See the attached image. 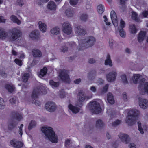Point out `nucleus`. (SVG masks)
Here are the masks:
<instances>
[{
	"mask_svg": "<svg viewBox=\"0 0 148 148\" xmlns=\"http://www.w3.org/2000/svg\"><path fill=\"white\" fill-rule=\"evenodd\" d=\"M9 102L12 105L14 104L16 102V99L14 98H11Z\"/></svg>",
	"mask_w": 148,
	"mask_h": 148,
	"instance_id": "4d7b16f0",
	"label": "nucleus"
},
{
	"mask_svg": "<svg viewBox=\"0 0 148 148\" xmlns=\"http://www.w3.org/2000/svg\"><path fill=\"white\" fill-rule=\"evenodd\" d=\"M47 93V90L45 85L42 84L40 87L35 88L32 95V98L35 99L40 95L45 94Z\"/></svg>",
	"mask_w": 148,
	"mask_h": 148,
	"instance_id": "39448f33",
	"label": "nucleus"
},
{
	"mask_svg": "<svg viewBox=\"0 0 148 148\" xmlns=\"http://www.w3.org/2000/svg\"><path fill=\"white\" fill-rule=\"evenodd\" d=\"M107 100L110 104H112L114 103V101L113 96L110 93L107 95Z\"/></svg>",
	"mask_w": 148,
	"mask_h": 148,
	"instance_id": "c85d7f7f",
	"label": "nucleus"
},
{
	"mask_svg": "<svg viewBox=\"0 0 148 148\" xmlns=\"http://www.w3.org/2000/svg\"><path fill=\"white\" fill-rule=\"evenodd\" d=\"M119 137L121 141L125 143H127L130 141L129 137L127 134L121 133Z\"/></svg>",
	"mask_w": 148,
	"mask_h": 148,
	"instance_id": "a211bd4d",
	"label": "nucleus"
},
{
	"mask_svg": "<svg viewBox=\"0 0 148 148\" xmlns=\"http://www.w3.org/2000/svg\"><path fill=\"white\" fill-rule=\"evenodd\" d=\"M16 124L15 123H10L9 126V128L10 129H11L12 128L14 127L15 126Z\"/></svg>",
	"mask_w": 148,
	"mask_h": 148,
	"instance_id": "e2e57ef3",
	"label": "nucleus"
},
{
	"mask_svg": "<svg viewBox=\"0 0 148 148\" xmlns=\"http://www.w3.org/2000/svg\"><path fill=\"white\" fill-rule=\"evenodd\" d=\"M49 83L50 86L53 88L58 87L59 85V83L54 82L53 80H50Z\"/></svg>",
	"mask_w": 148,
	"mask_h": 148,
	"instance_id": "c9c22d12",
	"label": "nucleus"
},
{
	"mask_svg": "<svg viewBox=\"0 0 148 148\" xmlns=\"http://www.w3.org/2000/svg\"><path fill=\"white\" fill-rule=\"evenodd\" d=\"M116 76V71L115 70H113L106 75V79L108 82H112L115 80Z\"/></svg>",
	"mask_w": 148,
	"mask_h": 148,
	"instance_id": "ddd939ff",
	"label": "nucleus"
},
{
	"mask_svg": "<svg viewBox=\"0 0 148 148\" xmlns=\"http://www.w3.org/2000/svg\"><path fill=\"white\" fill-rule=\"evenodd\" d=\"M8 34L4 29L0 27V39H4L7 37Z\"/></svg>",
	"mask_w": 148,
	"mask_h": 148,
	"instance_id": "393cba45",
	"label": "nucleus"
},
{
	"mask_svg": "<svg viewBox=\"0 0 148 148\" xmlns=\"http://www.w3.org/2000/svg\"><path fill=\"white\" fill-rule=\"evenodd\" d=\"M6 88L10 92H12L15 90L14 86L12 84H7L5 86Z\"/></svg>",
	"mask_w": 148,
	"mask_h": 148,
	"instance_id": "7c9ffc66",
	"label": "nucleus"
},
{
	"mask_svg": "<svg viewBox=\"0 0 148 148\" xmlns=\"http://www.w3.org/2000/svg\"><path fill=\"white\" fill-rule=\"evenodd\" d=\"M104 19V21L105 23L108 26H109L111 24V23L108 21V19L106 16H103Z\"/></svg>",
	"mask_w": 148,
	"mask_h": 148,
	"instance_id": "09e8293b",
	"label": "nucleus"
},
{
	"mask_svg": "<svg viewBox=\"0 0 148 148\" xmlns=\"http://www.w3.org/2000/svg\"><path fill=\"white\" fill-rule=\"evenodd\" d=\"M105 65H108L111 66H112V62L110 58V56L109 55H107V59L105 61Z\"/></svg>",
	"mask_w": 148,
	"mask_h": 148,
	"instance_id": "4c0bfd02",
	"label": "nucleus"
},
{
	"mask_svg": "<svg viewBox=\"0 0 148 148\" xmlns=\"http://www.w3.org/2000/svg\"><path fill=\"white\" fill-rule=\"evenodd\" d=\"M118 25L117 26H114L115 28L117 27L118 29H123L125 26V21L122 19H121L118 22Z\"/></svg>",
	"mask_w": 148,
	"mask_h": 148,
	"instance_id": "b1692460",
	"label": "nucleus"
},
{
	"mask_svg": "<svg viewBox=\"0 0 148 148\" xmlns=\"http://www.w3.org/2000/svg\"><path fill=\"white\" fill-rule=\"evenodd\" d=\"M39 28L42 33L46 32L47 30V25L45 23L40 21L38 23Z\"/></svg>",
	"mask_w": 148,
	"mask_h": 148,
	"instance_id": "aec40b11",
	"label": "nucleus"
},
{
	"mask_svg": "<svg viewBox=\"0 0 148 148\" xmlns=\"http://www.w3.org/2000/svg\"><path fill=\"white\" fill-rule=\"evenodd\" d=\"M96 42V39L92 36H90L86 38L85 39H82L79 42V45L81 48L79 49H85L93 46Z\"/></svg>",
	"mask_w": 148,
	"mask_h": 148,
	"instance_id": "7ed1b4c3",
	"label": "nucleus"
},
{
	"mask_svg": "<svg viewBox=\"0 0 148 148\" xmlns=\"http://www.w3.org/2000/svg\"><path fill=\"white\" fill-rule=\"evenodd\" d=\"M127 116L125 119V122L129 125H132L135 123V117L140 114L139 111L136 109H127L124 112Z\"/></svg>",
	"mask_w": 148,
	"mask_h": 148,
	"instance_id": "f03ea898",
	"label": "nucleus"
},
{
	"mask_svg": "<svg viewBox=\"0 0 148 148\" xmlns=\"http://www.w3.org/2000/svg\"><path fill=\"white\" fill-rule=\"evenodd\" d=\"M32 53L34 56L35 57H39L41 56V53L40 51L36 49L33 50Z\"/></svg>",
	"mask_w": 148,
	"mask_h": 148,
	"instance_id": "c756f323",
	"label": "nucleus"
},
{
	"mask_svg": "<svg viewBox=\"0 0 148 148\" xmlns=\"http://www.w3.org/2000/svg\"><path fill=\"white\" fill-rule=\"evenodd\" d=\"M145 79L143 78L142 76L139 74H134L133 76V81L134 84L139 83V85L141 86L145 81Z\"/></svg>",
	"mask_w": 148,
	"mask_h": 148,
	"instance_id": "9d476101",
	"label": "nucleus"
},
{
	"mask_svg": "<svg viewBox=\"0 0 148 148\" xmlns=\"http://www.w3.org/2000/svg\"><path fill=\"white\" fill-rule=\"evenodd\" d=\"M121 79L122 82L125 84H126L127 82L126 78V75L125 74H123L121 76Z\"/></svg>",
	"mask_w": 148,
	"mask_h": 148,
	"instance_id": "a18cd8bd",
	"label": "nucleus"
},
{
	"mask_svg": "<svg viewBox=\"0 0 148 148\" xmlns=\"http://www.w3.org/2000/svg\"><path fill=\"white\" fill-rule=\"evenodd\" d=\"M87 108L95 114H98L101 111L99 103L95 101L90 102L87 106Z\"/></svg>",
	"mask_w": 148,
	"mask_h": 148,
	"instance_id": "20e7f679",
	"label": "nucleus"
},
{
	"mask_svg": "<svg viewBox=\"0 0 148 148\" xmlns=\"http://www.w3.org/2000/svg\"><path fill=\"white\" fill-rule=\"evenodd\" d=\"M28 37L33 40H38L40 38V35L39 31L35 30L31 32L29 34Z\"/></svg>",
	"mask_w": 148,
	"mask_h": 148,
	"instance_id": "f8f14e48",
	"label": "nucleus"
},
{
	"mask_svg": "<svg viewBox=\"0 0 148 148\" xmlns=\"http://www.w3.org/2000/svg\"><path fill=\"white\" fill-rule=\"evenodd\" d=\"M121 123V121L120 120H117L113 123L112 125L114 126H116L119 125Z\"/></svg>",
	"mask_w": 148,
	"mask_h": 148,
	"instance_id": "603ef678",
	"label": "nucleus"
},
{
	"mask_svg": "<svg viewBox=\"0 0 148 148\" xmlns=\"http://www.w3.org/2000/svg\"><path fill=\"white\" fill-rule=\"evenodd\" d=\"M92 96L89 97L85 96L84 92L83 91H80L77 95L78 100L76 103V105L80 106L82 105V103L86 100H88L91 98Z\"/></svg>",
	"mask_w": 148,
	"mask_h": 148,
	"instance_id": "423d86ee",
	"label": "nucleus"
},
{
	"mask_svg": "<svg viewBox=\"0 0 148 148\" xmlns=\"http://www.w3.org/2000/svg\"><path fill=\"white\" fill-rule=\"evenodd\" d=\"M59 77L62 80L68 83L70 80L69 76L68 75L67 71L65 70L62 71L59 75Z\"/></svg>",
	"mask_w": 148,
	"mask_h": 148,
	"instance_id": "9b49d317",
	"label": "nucleus"
},
{
	"mask_svg": "<svg viewBox=\"0 0 148 148\" xmlns=\"http://www.w3.org/2000/svg\"><path fill=\"white\" fill-rule=\"evenodd\" d=\"M36 125V122L34 121H31L30 123L28 128L29 130L31 129L32 128L35 127Z\"/></svg>",
	"mask_w": 148,
	"mask_h": 148,
	"instance_id": "79ce46f5",
	"label": "nucleus"
},
{
	"mask_svg": "<svg viewBox=\"0 0 148 148\" xmlns=\"http://www.w3.org/2000/svg\"><path fill=\"white\" fill-rule=\"evenodd\" d=\"M23 124H22L21 125L20 127H19V134H20L21 136H22L23 134L22 128L23 127Z\"/></svg>",
	"mask_w": 148,
	"mask_h": 148,
	"instance_id": "13d9d810",
	"label": "nucleus"
},
{
	"mask_svg": "<svg viewBox=\"0 0 148 148\" xmlns=\"http://www.w3.org/2000/svg\"><path fill=\"white\" fill-rule=\"evenodd\" d=\"M62 30L63 32L67 34H70L72 32L71 26L69 22H64L62 25Z\"/></svg>",
	"mask_w": 148,
	"mask_h": 148,
	"instance_id": "1a4fd4ad",
	"label": "nucleus"
},
{
	"mask_svg": "<svg viewBox=\"0 0 148 148\" xmlns=\"http://www.w3.org/2000/svg\"><path fill=\"white\" fill-rule=\"evenodd\" d=\"M65 13L68 16L71 17L73 15L74 12L70 9H68L65 11Z\"/></svg>",
	"mask_w": 148,
	"mask_h": 148,
	"instance_id": "a19ab883",
	"label": "nucleus"
},
{
	"mask_svg": "<svg viewBox=\"0 0 148 148\" xmlns=\"http://www.w3.org/2000/svg\"><path fill=\"white\" fill-rule=\"evenodd\" d=\"M5 103L4 100L0 97V108H4L5 107Z\"/></svg>",
	"mask_w": 148,
	"mask_h": 148,
	"instance_id": "c03bdc74",
	"label": "nucleus"
},
{
	"mask_svg": "<svg viewBox=\"0 0 148 148\" xmlns=\"http://www.w3.org/2000/svg\"><path fill=\"white\" fill-rule=\"evenodd\" d=\"M29 76V73H25L23 77V81L25 82H26Z\"/></svg>",
	"mask_w": 148,
	"mask_h": 148,
	"instance_id": "49530a36",
	"label": "nucleus"
},
{
	"mask_svg": "<svg viewBox=\"0 0 148 148\" xmlns=\"http://www.w3.org/2000/svg\"><path fill=\"white\" fill-rule=\"evenodd\" d=\"M110 17L114 26H117L118 21L116 15L114 11H112L110 12Z\"/></svg>",
	"mask_w": 148,
	"mask_h": 148,
	"instance_id": "f3484780",
	"label": "nucleus"
},
{
	"mask_svg": "<svg viewBox=\"0 0 148 148\" xmlns=\"http://www.w3.org/2000/svg\"><path fill=\"white\" fill-rule=\"evenodd\" d=\"M47 71V68L44 67L41 70L40 72L38 74V75L40 77H42L46 75Z\"/></svg>",
	"mask_w": 148,
	"mask_h": 148,
	"instance_id": "2f4dec72",
	"label": "nucleus"
},
{
	"mask_svg": "<svg viewBox=\"0 0 148 148\" xmlns=\"http://www.w3.org/2000/svg\"><path fill=\"white\" fill-rule=\"evenodd\" d=\"M119 31V33L120 36L122 38H124L126 35V33L123 29H118Z\"/></svg>",
	"mask_w": 148,
	"mask_h": 148,
	"instance_id": "37998d69",
	"label": "nucleus"
},
{
	"mask_svg": "<svg viewBox=\"0 0 148 148\" xmlns=\"http://www.w3.org/2000/svg\"><path fill=\"white\" fill-rule=\"evenodd\" d=\"M104 125L103 122L100 119L98 120L96 124V126L97 127H100L103 126Z\"/></svg>",
	"mask_w": 148,
	"mask_h": 148,
	"instance_id": "ea45409f",
	"label": "nucleus"
},
{
	"mask_svg": "<svg viewBox=\"0 0 148 148\" xmlns=\"http://www.w3.org/2000/svg\"><path fill=\"white\" fill-rule=\"evenodd\" d=\"M138 100L139 105L141 108L145 109L148 107V100L147 99L140 98Z\"/></svg>",
	"mask_w": 148,
	"mask_h": 148,
	"instance_id": "2eb2a0df",
	"label": "nucleus"
},
{
	"mask_svg": "<svg viewBox=\"0 0 148 148\" xmlns=\"http://www.w3.org/2000/svg\"><path fill=\"white\" fill-rule=\"evenodd\" d=\"M98 12L99 14H102L104 11V8L102 5H99L98 6L97 8Z\"/></svg>",
	"mask_w": 148,
	"mask_h": 148,
	"instance_id": "f704fd0d",
	"label": "nucleus"
},
{
	"mask_svg": "<svg viewBox=\"0 0 148 148\" xmlns=\"http://www.w3.org/2000/svg\"><path fill=\"white\" fill-rule=\"evenodd\" d=\"M37 62V61L34 60L33 58H32L29 59L28 64L30 66H32L36 64Z\"/></svg>",
	"mask_w": 148,
	"mask_h": 148,
	"instance_id": "58836bf2",
	"label": "nucleus"
},
{
	"mask_svg": "<svg viewBox=\"0 0 148 148\" xmlns=\"http://www.w3.org/2000/svg\"><path fill=\"white\" fill-rule=\"evenodd\" d=\"M138 88L141 94L146 93L148 95V82H144L141 86H138Z\"/></svg>",
	"mask_w": 148,
	"mask_h": 148,
	"instance_id": "6e6552de",
	"label": "nucleus"
},
{
	"mask_svg": "<svg viewBox=\"0 0 148 148\" xmlns=\"http://www.w3.org/2000/svg\"><path fill=\"white\" fill-rule=\"evenodd\" d=\"M129 31L132 34H135L137 32V29L135 25L134 24H131L129 25Z\"/></svg>",
	"mask_w": 148,
	"mask_h": 148,
	"instance_id": "bb28decb",
	"label": "nucleus"
},
{
	"mask_svg": "<svg viewBox=\"0 0 148 148\" xmlns=\"http://www.w3.org/2000/svg\"><path fill=\"white\" fill-rule=\"evenodd\" d=\"M68 107L69 109L73 113L76 114L79 112V108L75 107L71 104H69Z\"/></svg>",
	"mask_w": 148,
	"mask_h": 148,
	"instance_id": "4be33fe9",
	"label": "nucleus"
},
{
	"mask_svg": "<svg viewBox=\"0 0 148 148\" xmlns=\"http://www.w3.org/2000/svg\"><path fill=\"white\" fill-rule=\"evenodd\" d=\"M10 19L12 21L17 23L18 25L21 24L20 21L15 15H11L10 17Z\"/></svg>",
	"mask_w": 148,
	"mask_h": 148,
	"instance_id": "72a5a7b5",
	"label": "nucleus"
},
{
	"mask_svg": "<svg viewBox=\"0 0 148 148\" xmlns=\"http://www.w3.org/2000/svg\"><path fill=\"white\" fill-rule=\"evenodd\" d=\"M46 110L50 112L54 111L56 109V106L55 103L52 102L47 103L45 105Z\"/></svg>",
	"mask_w": 148,
	"mask_h": 148,
	"instance_id": "4468645a",
	"label": "nucleus"
},
{
	"mask_svg": "<svg viewBox=\"0 0 148 148\" xmlns=\"http://www.w3.org/2000/svg\"><path fill=\"white\" fill-rule=\"evenodd\" d=\"M138 130L141 134H143L144 133V131H145L147 128V126L145 125L142 124L139 122H138Z\"/></svg>",
	"mask_w": 148,
	"mask_h": 148,
	"instance_id": "412c9836",
	"label": "nucleus"
},
{
	"mask_svg": "<svg viewBox=\"0 0 148 148\" xmlns=\"http://www.w3.org/2000/svg\"><path fill=\"white\" fill-rule=\"evenodd\" d=\"M104 19V21L105 23L108 26H109L111 24V23L108 21V19L106 16H103Z\"/></svg>",
	"mask_w": 148,
	"mask_h": 148,
	"instance_id": "8fccbe9b",
	"label": "nucleus"
},
{
	"mask_svg": "<svg viewBox=\"0 0 148 148\" xmlns=\"http://www.w3.org/2000/svg\"><path fill=\"white\" fill-rule=\"evenodd\" d=\"M6 21V19L4 18V17L0 16V23H5Z\"/></svg>",
	"mask_w": 148,
	"mask_h": 148,
	"instance_id": "0e129e2a",
	"label": "nucleus"
},
{
	"mask_svg": "<svg viewBox=\"0 0 148 148\" xmlns=\"http://www.w3.org/2000/svg\"><path fill=\"white\" fill-rule=\"evenodd\" d=\"M75 32L76 34L82 36L86 34V32L84 29L82 27L79 25H77L75 29Z\"/></svg>",
	"mask_w": 148,
	"mask_h": 148,
	"instance_id": "dca6fc26",
	"label": "nucleus"
},
{
	"mask_svg": "<svg viewBox=\"0 0 148 148\" xmlns=\"http://www.w3.org/2000/svg\"><path fill=\"white\" fill-rule=\"evenodd\" d=\"M145 32L143 31H141L138 35V41L141 42L143 41L145 38Z\"/></svg>",
	"mask_w": 148,
	"mask_h": 148,
	"instance_id": "a878e982",
	"label": "nucleus"
},
{
	"mask_svg": "<svg viewBox=\"0 0 148 148\" xmlns=\"http://www.w3.org/2000/svg\"><path fill=\"white\" fill-rule=\"evenodd\" d=\"M131 17L132 18L137 22L139 21V17L138 16L136 12L132 11L131 12Z\"/></svg>",
	"mask_w": 148,
	"mask_h": 148,
	"instance_id": "473e14b6",
	"label": "nucleus"
},
{
	"mask_svg": "<svg viewBox=\"0 0 148 148\" xmlns=\"http://www.w3.org/2000/svg\"><path fill=\"white\" fill-rule=\"evenodd\" d=\"M80 18L82 20L85 21L88 18V16L86 14H82Z\"/></svg>",
	"mask_w": 148,
	"mask_h": 148,
	"instance_id": "de8ad7c7",
	"label": "nucleus"
},
{
	"mask_svg": "<svg viewBox=\"0 0 148 148\" xmlns=\"http://www.w3.org/2000/svg\"><path fill=\"white\" fill-rule=\"evenodd\" d=\"M11 33L12 34L10 37L8 38V39L10 41H15L20 36L21 32L20 30L17 28H14L11 30Z\"/></svg>",
	"mask_w": 148,
	"mask_h": 148,
	"instance_id": "0eeeda50",
	"label": "nucleus"
},
{
	"mask_svg": "<svg viewBox=\"0 0 148 148\" xmlns=\"http://www.w3.org/2000/svg\"><path fill=\"white\" fill-rule=\"evenodd\" d=\"M114 41L112 39H109V44L110 47L112 48L113 47L114 44Z\"/></svg>",
	"mask_w": 148,
	"mask_h": 148,
	"instance_id": "6e6d98bb",
	"label": "nucleus"
},
{
	"mask_svg": "<svg viewBox=\"0 0 148 148\" xmlns=\"http://www.w3.org/2000/svg\"><path fill=\"white\" fill-rule=\"evenodd\" d=\"M16 5H18L20 7L22 6L24 4L23 1L21 0H17L16 3Z\"/></svg>",
	"mask_w": 148,
	"mask_h": 148,
	"instance_id": "3c124183",
	"label": "nucleus"
},
{
	"mask_svg": "<svg viewBox=\"0 0 148 148\" xmlns=\"http://www.w3.org/2000/svg\"><path fill=\"white\" fill-rule=\"evenodd\" d=\"M14 62L16 64L19 66H21L22 64V61L18 59H16Z\"/></svg>",
	"mask_w": 148,
	"mask_h": 148,
	"instance_id": "5fc2aeb1",
	"label": "nucleus"
},
{
	"mask_svg": "<svg viewBox=\"0 0 148 148\" xmlns=\"http://www.w3.org/2000/svg\"><path fill=\"white\" fill-rule=\"evenodd\" d=\"M11 145L13 147L17 148H20L23 146L22 142H17L16 140H12L10 141Z\"/></svg>",
	"mask_w": 148,
	"mask_h": 148,
	"instance_id": "6ab92c4d",
	"label": "nucleus"
},
{
	"mask_svg": "<svg viewBox=\"0 0 148 148\" xmlns=\"http://www.w3.org/2000/svg\"><path fill=\"white\" fill-rule=\"evenodd\" d=\"M60 97L62 98L64 97L65 96V93L64 91L60 92L59 95Z\"/></svg>",
	"mask_w": 148,
	"mask_h": 148,
	"instance_id": "bf43d9fd",
	"label": "nucleus"
},
{
	"mask_svg": "<svg viewBox=\"0 0 148 148\" xmlns=\"http://www.w3.org/2000/svg\"><path fill=\"white\" fill-rule=\"evenodd\" d=\"M41 130L45 136L46 138L52 142L54 143L58 142V136L55 134L51 127L48 126H44L41 127Z\"/></svg>",
	"mask_w": 148,
	"mask_h": 148,
	"instance_id": "f257e3e1",
	"label": "nucleus"
},
{
	"mask_svg": "<svg viewBox=\"0 0 148 148\" xmlns=\"http://www.w3.org/2000/svg\"><path fill=\"white\" fill-rule=\"evenodd\" d=\"M65 146L66 148H75L72 141L68 139L65 141Z\"/></svg>",
	"mask_w": 148,
	"mask_h": 148,
	"instance_id": "cd10ccee",
	"label": "nucleus"
},
{
	"mask_svg": "<svg viewBox=\"0 0 148 148\" xmlns=\"http://www.w3.org/2000/svg\"><path fill=\"white\" fill-rule=\"evenodd\" d=\"M129 147L130 148H136V145L135 144L132 143L129 145Z\"/></svg>",
	"mask_w": 148,
	"mask_h": 148,
	"instance_id": "680f3d73",
	"label": "nucleus"
},
{
	"mask_svg": "<svg viewBox=\"0 0 148 148\" xmlns=\"http://www.w3.org/2000/svg\"><path fill=\"white\" fill-rule=\"evenodd\" d=\"M81 80L80 79H78L75 80L74 82L75 84H78L81 82Z\"/></svg>",
	"mask_w": 148,
	"mask_h": 148,
	"instance_id": "338daca9",
	"label": "nucleus"
},
{
	"mask_svg": "<svg viewBox=\"0 0 148 148\" xmlns=\"http://www.w3.org/2000/svg\"><path fill=\"white\" fill-rule=\"evenodd\" d=\"M78 1L79 0H70V4L72 5H75L78 3Z\"/></svg>",
	"mask_w": 148,
	"mask_h": 148,
	"instance_id": "864d4df0",
	"label": "nucleus"
},
{
	"mask_svg": "<svg viewBox=\"0 0 148 148\" xmlns=\"http://www.w3.org/2000/svg\"><path fill=\"white\" fill-rule=\"evenodd\" d=\"M142 15L144 17H147L148 16V11H145L142 13Z\"/></svg>",
	"mask_w": 148,
	"mask_h": 148,
	"instance_id": "052dcab7",
	"label": "nucleus"
},
{
	"mask_svg": "<svg viewBox=\"0 0 148 148\" xmlns=\"http://www.w3.org/2000/svg\"><path fill=\"white\" fill-rule=\"evenodd\" d=\"M47 8L49 9L54 10H56V5L54 2L51 1L48 3Z\"/></svg>",
	"mask_w": 148,
	"mask_h": 148,
	"instance_id": "5701e85b",
	"label": "nucleus"
},
{
	"mask_svg": "<svg viewBox=\"0 0 148 148\" xmlns=\"http://www.w3.org/2000/svg\"><path fill=\"white\" fill-rule=\"evenodd\" d=\"M50 32L52 35H56L59 33V29L58 27H54L51 29Z\"/></svg>",
	"mask_w": 148,
	"mask_h": 148,
	"instance_id": "e433bc0d",
	"label": "nucleus"
},
{
	"mask_svg": "<svg viewBox=\"0 0 148 148\" xmlns=\"http://www.w3.org/2000/svg\"><path fill=\"white\" fill-rule=\"evenodd\" d=\"M108 88V86L107 84H106L105 86L104 87L103 89V92H106Z\"/></svg>",
	"mask_w": 148,
	"mask_h": 148,
	"instance_id": "774afa93",
	"label": "nucleus"
},
{
	"mask_svg": "<svg viewBox=\"0 0 148 148\" xmlns=\"http://www.w3.org/2000/svg\"><path fill=\"white\" fill-rule=\"evenodd\" d=\"M90 90L93 92H95L96 90V88L94 86H91L90 88Z\"/></svg>",
	"mask_w": 148,
	"mask_h": 148,
	"instance_id": "69168bd1",
	"label": "nucleus"
}]
</instances>
